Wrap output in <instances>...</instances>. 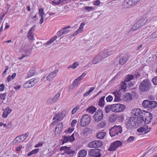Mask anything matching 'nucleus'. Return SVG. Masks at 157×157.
<instances>
[{"mask_svg":"<svg viewBox=\"0 0 157 157\" xmlns=\"http://www.w3.org/2000/svg\"><path fill=\"white\" fill-rule=\"evenodd\" d=\"M135 138V137L133 136H130L127 139V141L128 142H131L133 141Z\"/></svg>","mask_w":157,"mask_h":157,"instance_id":"nucleus-51","label":"nucleus"},{"mask_svg":"<svg viewBox=\"0 0 157 157\" xmlns=\"http://www.w3.org/2000/svg\"><path fill=\"white\" fill-rule=\"evenodd\" d=\"M19 140H20V138L19 136L16 137L13 142V144H15L20 142Z\"/></svg>","mask_w":157,"mask_h":157,"instance_id":"nucleus-40","label":"nucleus"},{"mask_svg":"<svg viewBox=\"0 0 157 157\" xmlns=\"http://www.w3.org/2000/svg\"><path fill=\"white\" fill-rule=\"evenodd\" d=\"M96 109H97L96 107L93 106H91L88 107L86 109V111L90 113L93 114L96 111Z\"/></svg>","mask_w":157,"mask_h":157,"instance_id":"nucleus-19","label":"nucleus"},{"mask_svg":"<svg viewBox=\"0 0 157 157\" xmlns=\"http://www.w3.org/2000/svg\"><path fill=\"white\" fill-rule=\"evenodd\" d=\"M85 9L87 10L88 11H90L93 10H94V7L92 6L89 7V6H85Z\"/></svg>","mask_w":157,"mask_h":157,"instance_id":"nucleus-55","label":"nucleus"},{"mask_svg":"<svg viewBox=\"0 0 157 157\" xmlns=\"http://www.w3.org/2000/svg\"><path fill=\"white\" fill-rule=\"evenodd\" d=\"M129 58V56L128 55H126L124 56H122L120 59L119 64L123 65L128 61Z\"/></svg>","mask_w":157,"mask_h":157,"instance_id":"nucleus-14","label":"nucleus"},{"mask_svg":"<svg viewBox=\"0 0 157 157\" xmlns=\"http://www.w3.org/2000/svg\"><path fill=\"white\" fill-rule=\"evenodd\" d=\"M114 129L116 130V133L118 134L119 133H121L122 132V127L121 126L119 125L117 126L116 125H114Z\"/></svg>","mask_w":157,"mask_h":157,"instance_id":"nucleus-31","label":"nucleus"},{"mask_svg":"<svg viewBox=\"0 0 157 157\" xmlns=\"http://www.w3.org/2000/svg\"><path fill=\"white\" fill-rule=\"evenodd\" d=\"M154 85H157V76L152 79L151 80Z\"/></svg>","mask_w":157,"mask_h":157,"instance_id":"nucleus-52","label":"nucleus"},{"mask_svg":"<svg viewBox=\"0 0 157 157\" xmlns=\"http://www.w3.org/2000/svg\"><path fill=\"white\" fill-rule=\"evenodd\" d=\"M91 121V118L90 115L87 114L84 115L81 118L80 124L82 126H85L89 124Z\"/></svg>","mask_w":157,"mask_h":157,"instance_id":"nucleus-3","label":"nucleus"},{"mask_svg":"<svg viewBox=\"0 0 157 157\" xmlns=\"http://www.w3.org/2000/svg\"><path fill=\"white\" fill-rule=\"evenodd\" d=\"M140 25L137 23H136L134 25H133L132 27V29L133 30H136L137 29L140 28Z\"/></svg>","mask_w":157,"mask_h":157,"instance_id":"nucleus-43","label":"nucleus"},{"mask_svg":"<svg viewBox=\"0 0 157 157\" xmlns=\"http://www.w3.org/2000/svg\"><path fill=\"white\" fill-rule=\"evenodd\" d=\"M142 105L145 108L151 110L156 107L157 106V102L155 101H151L149 100H145L143 101Z\"/></svg>","mask_w":157,"mask_h":157,"instance_id":"nucleus-2","label":"nucleus"},{"mask_svg":"<svg viewBox=\"0 0 157 157\" xmlns=\"http://www.w3.org/2000/svg\"><path fill=\"white\" fill-rule=\"evenodd\" d=\"M64 152L67 154L68 155H71V154H74L75 153V151H72L70 149H67L64 151Z\"/></svg>","mask_w":157,"mask_h":157,"instance_id":"nucleus-38","label":"nucleus"},{"mask_svg":"<svg viewBox=\"0 0 157 157\" xmlns=\"http://www.w3.org/2000/svg\"><path fill=\"white\" fill-rule=\"evenodd\" d=\"M10 113V109L9 107H7L4 111L2 117L4 118L6 117Z\"/></svg>","mask_w":157,"mask_h":157,"instance_id":"nucleus-29","label":"nucleus"},{"mask_svg":"<svg viewBox=\"0 0 157 157\" xmlns=\"http://www.w3.org/2000/svg\"><path fill=\"white\" fill-rule=\"evenodd\" d=\"M64 139L63 140L62 142V144H63L65 143H66L68 141H69V139L68 138V136H64L63 137Z\"/></svg>","mask_w":157,"mask_h":157,"instance_id":"nucleus-46","label":"nucleus"},{"mask_svg":"<svg viewBox=\"0 0 157 157\" xmlns=\"http://www.w3.org/2000/svg\"><path fill=\"white\" fill-rule=\"evenodd\" d=\"M122 145V143L120 141L117 140L112 143L110 147L108 149V150L113 151L116 150V149Z\"/></svg>","mask_w":157,"mask_h":157,"instance_id":"nucleus-8","label":"nucleus"},{"mask_svg":"<svg viewBox=\"0 0 157 157\" xmlns=\"http://www.w3.org/2000/svg\"><path fill=\"white\" fill-rule=\"evenodd\" d=\"M71 148V147H68L67 146H63L61 147L60 148V151H65V150H67V149H70Z\"/></svg>","mask_w":157,"mask_h":157,"instance_id":"nucleus-56","label":"nucleus"},{"mask_svg":"<svg viewBox=\"0 0 157 157\" xmlns=\"http://www.w3.org/2000/svg\"><path fill=\"white\" fill-rule=\"evenodd\" d=\"M102 59L98 54L97 56L95 57L93 60V63L94 64H97L101 62Z\"/></svg>","mask_w":157,"mask_h":157,"instance_id":"nucleus-18","label":"nucleus"},{"mask_svg":"<svg viewBox=\"0 0 157 157\" xmlns=\"http://www.w3.org/2000/svg\"><path fill=\"white\" fill-rule=\"evenodd\" d=\"M152 117V114L151 113V114H150V115L147 116L146 117V118H144L145 119L143 121L144 122L145 124H148L151 122Z\"/></svg>","mask_w":157,"mask_h":157,"instance_id":"nucleus-22","label":"nucleus"},{"mask_svg":"<svg viewBox=\"0 0 157 157\" xmlns=\"http://www.w3.org/2000/svg\"><path fill=\"white\" fill-rule=\"evenodd\" d=\"M150 114H151V113L148 112H146L145 111H143L141 113V114L140 116H139V117L142 120H143V121H144L145 119L144 118H146L147 116L150 115Z\"/></svg>","mask_w":157,"mask_h":157,"instance_id":"nucleus-17","label":"nucleus"},{"mask_svg":"<svg viewBox=\"0 0 157 157\" xmlns=\"http://www.w3.org/2000/svg\"><path fill=\"white\" fill-rule=\"evenodd\" d=\"M113 100V97L111 95H109L106 98V100L107 102H111Z\"/></svg>","mask_w":157,"mask_h":157,"instance_id":"nucleus-49","label":"nucleus"},{"mask_svg":"<svg viewBox=\"0 0 157 157\" xmlns=\"http://www.w3.org/2000/svg\"><path fill=\"white\" fill-rule=\"evenodd\" d=\"M57 114L59 115V118L56 119V120L57 121L62 120L63 119L65 116L64 112L62 111L60 113H57Z\"/></svg>","mask_w":157,"mask_h":157,"instance_id":"nucleus-35","label":"nucleus"},{"mask_svg":"<svg viewBox=\"0 0 157 157\" xmlns=\"http://www.w3.org/2000/svg\"><path fill=\"white\" fill-rule=\"evenodd\" d=\"M28 38L30 40H32L33 39L34 36L32 33L29 34V33H28Z\"/></svg>","mask_w":157,"mask_h":157,"instance_id":"nucleus-57","label":"nucleus"},{"mask_svg":"<svg viewBox=\"0 0 157 157\" xmlns=\"http://www.w3.org/2000/svg\"><path fill=\"white\" fill-rule=\"evenodd\" d=\"M151 37L153 39L157 37V30L152 34L151 36Z\"/></svg>","mask_w":157,"mask_h":157,"instance_id":"nucleus-53","label":"nucleus"},{"mask_svg":"<svg viewBox=\"0 0 157 157\" xmlns=\"http://www.w3.org/2000/svg\"><path fill=\"white\" fill-rule=\"evenodd\" d=\"M60 93H58L56 94L55 96L52 98L54 102H56L60 97Z\"/></svg>","mask_w":157,"mask_h":157,"instance_id":"nucleus-41","label":"nucleus"},{"mask_svg":"<svg viewBox=\"0 0 157 157\" xmlns=\"http://www.w3.org/2000/svg\"><path fill=\"white\" fill-rule=\"evenodd\" d=\"M36 27L35 25L33 26L30 29L29 32V34H30V33H32V32L34 31L35 30V28Z\"/></svg>","mask_w":157,"mask_h":157,"instance_id":"nucleus-58","label":"nucleus"},{"mask_svg":"<svg viewBox=\"0 0 157 157\" xmlns=\"http://www.w3.org/2000/svg\"><path fill=\"white\" fill-rule=\"evenodd\" d=\"M106 135V133L104 132H100L97 135V137L98 139H101L104 138Z\"/></svg>","mask_w":157,"mask_h":157,"instance_id":"nucleus-30","label":"nucleus"},{"mask_svg":"<svg viewBox=\"0 0 157 157\" xmlns=\"http://www.w3.org/2000/svg\"><path fill=\"white\" fill-rule=\"evenodd\" d=\"M136 121V117L134 116L130 117L128 121V122L130 124L131 126L135 125Z\"/></svg>","mask_w":157,"mask_h":157,"instance_id":"nucleus-26","label":"nucleus"},{"mask_svg":"<svg viewBox=\"0 0 157 157\" xmlns=\"http://www.w3.org/2000/svg\"><path fill=\"white\" fill-rule=\"evenodd\" d=\"M63 127V124L62 122L56 126L55 129V133L56 132L57 133H60L62 131Z\"/></svg>","mask_w":157,"mask_h":157,"instance_id":"nucleus-16","label":"nucleus"},{"mask_svg":"<svg viewBox=\"0 0 157 157\" xmlns=\"http://www.w3.org/2000/svg\"><path fill=\"white\" fill-rule=\"evenodd\" d=\"M39 81V78H35L30 79L25 83L23 85L24 87L25 88H28L33 86Z\"/></svg>","mask_w":157,"mask_h":157,"instance_id":"nucleus-4","label":"nucleus"},{"mask_svg":"<svg viewBox=\"0 0 157 157\" xmlns=\"http://www.w3.org/2000/svg\"><path fill=\"white\" fill-rule=\"evenodd\" d=\"M55 103L53 99L52 98H50L46 101V103L48 105L52 104Z\"/></svg>","mask_w":157,"mask_h":157,"instance_id":"nucleus-45","label":"nucleus"},{"mask_svg":"<svg viewBox=\"0 0 157 157\" xmlns=\"http://www.w3.org/2000/svg\"><path fill=\"white\" fill-rule=\"evenodd\" d=\"M31 50L29 45H26L25 46L22 48V52H23V56L19 59H22L25 56H28L30 54Z\"/></svg>","mask_w":157,"mask_h":157,"instance_id":"nucleus-5","label":"nucleus"},{"mask_svg":"<svg viewBox=\"0 0 157 157\" xmlns=\"http://www.w3.org/2000/svg\"><path fill=\"white\" fill-rule=\"evenodd\" d=\"M78 81L76 79L73 81L72 85L74 87L78 86L79 84V83L78 82Z\"/></svg>","mask_w":157,"mask_h":157,"instance_id":"nucleus-54","label":"nucleus"},{"mask_svg":"<svg viewBox=\"0 0 157 157\" xmlns=\"http://www.w3.org/2000/svg\"><path fill=\"white\" fill-rule=\"evenodd\" d=\"M61 0H54L52 1V3L54 5H59L60 4Z\"/></svg>","mask_w":157,"mask_h":157,"instance_id":"nucleus-50","label":"nucleus"},{"mask_svg":"<svg viewBox=\"0 0 157 157\" xmlns=\"http://www.w3.org/2000/svg\"><path fill=\"white\" fill-rule=\"evenodd\" d=\"M35 72V69L30 70L28 73L27 78H29L34 75Z\"/></svg>","mask_w":157,"mask_h":157,"instance_id":"nucleus-34","label":"nucleus"},{"mask_svg":"<svg viewBox=\"0 0 157 157\" xmlns=\"http://www.w3.org/2000/svg\"><path fill=\"white\" fill-rule=\"evenodd\" d=\"M150 128H148L147 125L144 126L143 127H140L137 129L138 132L143 133L146 134L150 130Z\"/></svg>","mask_w":157,"mask_h":157,"instance_id":"nucleus-12","label":"nucleus"},{"mask_svg":"<svg viewBox=\"0 0 157 157\" xmlns=\"http://www.w3.org/2000/svg\"><path fill=\"white\" fill-rule=\"evenodd\" d=\"M102 143L100 140H94L89 143L87 145L90 148H98L102 145Z\"/></svg>","mask_w":157,"mask_h":157,"instance_id":"nucleus-7","label":"nucleus"},{"mask_svg":"<svg viewBox=\"0 0 157 157\" xmlns=\"http://www.w3.org/2000/svg\"><path fill=\"white\" fill-rule=\"evenodd\" d=\"M29 135V133L27 132L25 134L19 136L20 138V140H22L24 139V140H23V141L26 139L27 137Z\"/></svg>","mask_w":157,"mask_h":157,"instance_id":"nucleus-39","label":"nucleus"},{"mask_svg":"<svg viewBox=\"0 0 157 157\" xmlns=\"http://www.w3.org/2000/svg\"><path fill=\"white\" fill-rule=\"evenodd\" d=\"M112 105H108L105 107V112L108 113L111 110L112 111Z\"/></svg>","mask_w":157,"mask_h":157,"instance_id":"nucleus-32","label":"nucleus"},{"mask_svg":"<svg viewBox=\"0 0 157 157\" xmlns=\"http://www.w3.org/2000/svg\"><path fill=\"white\" fill-rule=\"evenodd\" d=\"M125 97L128 100H131L132 99V95L128 92L126 93Z\"/></svg>","mask_w":157,"mask_h":157,"instance_id":"nucleus-42","label":"nucleus"},{"mask_svg":"<svg viewBox=\"0 0 157 157\" xmlns=\"http://www.w3.org/2000/svg\"><path fill=\"white\" fill-rule=\"evenodd\" d=\"M112 53L108 49H105L101 51L98 54L102 59L106 58Z\"/></svg>","mask_w":157,"mask_h":157,"instance_id":"nucleus-9","label":"nucleus"},{"mask_svg":"<svg viewBox=\"0 0 157 157\" xmlns=\"http://www.w3.org/2000/svg\"><path fill=\"white\" fill-rule=\"evenodd\" d=\"M6 96V94H1L0 95V98L3 100H4L5 99Z\"/></svg>","mask_w":157,"mask_h":157,"instance_id":"nucleus-60","label":"nucleus"},{"mask_svg":"<svg viewBox=\"0 0 157 157\" xmlns=\"http://www.w3.org/2000/svg\"><path fill=\"white\" fill-rule=\"evenodd\" d=\"M122 115H119L117 114H114L110 115L109 117V121L110 123L115 122L118 118H122Z\"/></svg>","mask_w":157,"mask_h":157,"instance_id":"nucleus-10","label":"nucleus"},{"mask_svg":"<svg viewBox=\"0 0 157 157\" xmlns=\"http://www.w3.org/2000/svg\"><path fill=\"white\" fill-rule=\"evenodd\" d=\"M103 114L101 109H99L97 110L94 116L95 122H98L101 121L103 118Z\"/></svg>","mask_w":157,"mask_h":157,"instance_id":"nucleus-6","label":"nucleus"},{"mask_svg":"<svg viewBox=\"0 0 157 157\" xmlns=\"http://www.w3.org/2000/svg\"><path fill=\"white\" fill-rule=\"evenodd\" d=\"M134 76L132 75H128L126 76L125 78L124 81L126 82H128L133 79Z\"/></svg>","mask_w":157,"mask_h":157,"instance_id":"nucleus-33","label":"nucleus"},{"mask_svg":"<svg viewBox=\"0 0 157 157\" xmlns=\"http://www.w3.org/2000/svg\"><path fill=\"white\" fill-rule=\"evenodd\" d=\"M87 152L85 150H82L79 152L78 157H85L87 155Z\"/></svg>","mask_w":157,"mask_h":157,"instance_id":"nucleus-28","label":"nucleus"},{"mask_svg":"<svg viewBox=\"0 0 157 157\" xmlns=\"http://www.w3.org/2000/svg\"><path fill=\"white\" fill-rule=\"evenodd\" d=\"M100 150L98 148L91 149L88 151V155L89 157L94 156L100 153Z\"/></svg>","mask_w":157,"mask_h":157,"instance_id":"nucleus-11","label":"nucleus"},{"mask_svg":"<svg viewBox=\"0 0 157 157\" xmlns=\"http://www.w3.org/2000/svg\"><path fill=\"white\" fill-rule=\"evenodd\" d=\"M77 122V121L76 120L74 119L73 120L71 124V126L72 127L75 126Z\"/></svg>","mask_w":157,"mask_h":157,"instance_id":"nucleus-61","label":"nucleus"},{"mask_svg":"<svg viewBox=\"0 0 157 157\" xmlns=\"http://www.w3.org/2000/svg\"><path fill=\"white\" fill-rule=\"evenodd\" d=\"M118 109L119 112L123 111L125 108V106L124 105H123L120 103H119Z\"/></svg>","mask_w":157,"mask_h":157,"instance_id":"nucleus-37","label":"nucleus"},{"mask_svg":"<svg viewBox=\"0 0 157 157\" xmlns=\"http://www.w3.org/2000/svg\"><path fill=\"white\" fill-rule=\"evenodd\" d=\"M141 73L140 72H138L135 73V77L136 78H139L140 77Z\"/></svg>","mask_w":157,"mask_h":157,"instance_id":"nucleus-59","label":"nucleus"},{"mask_svg":"<svg viewBox=\"0 0 157 157\" xmlns=\"http://www.w3.org/2000/svg\"><path fill=\"white\" fill-rule=\"evenodd\" d=\"M100 3V2L99 0H97L95 1L94 3V5L95 6H98Z\"/></svg>","mask_w":157,"mask_h":157,"instance_id":"nucleus-64","label":"nucleus"},{"mask_svg":"<svg viewBox=\"0 0 157 157\" xmlns=\"http://www.w3.org/2000/svg\"><path fill=\"white\" fill-rule=\"evenodd\" d=\"M142 112V111L140 109H135L132 110V114L135 116L136 117V116L139 117Z\"/></svg>","mask_w":157,"mask_h":157,"instance_id":"nucleus-15","label":"nucleus"},{"mask_svg":"<svg viewBox=\"0 0 157 157\" xmlns=\"http://www.w3.org/2000/svg\"><path fill=\"white\" fill-rule=\"evenodd\" d=\"M151 86V84L149 80L146 79L144 80L140 84L139 90L141 92L148 91Z\"/></svg>","mask_w":157,"mask_h":157,"instance_id":"nucleus-1","label":"nucleus"},{"mask_svg":"<svg viewBox=\"0 0 157 157\" xmlns=\"http://www.w3.org/2000/svg\"><path fill=\"white\" fill-rule=\"evenodd\" d=\"M5 89V86L3 84H2L0 85V91L2 92Z\"/></svg>","mask_w":157,"mask_h":157,"instance_id":"nucleus-62","label":"nucleus"},{"mask_svg":"<svg viewBox=\"0 0 157 157\" xmlns=\"http://www.w3.org/2000/svg\"><path fill=\"white\" fill-rule=\"evenodd\" d=\"M39 13L40 16H43L44 14L43 8H40L39 9Z\"/></svg>","mask_w":157,"mask_h":157,"instance_id":"nucleus-48","label":"nucleus"},{"mask_svg":"<svg viewBox=\"0 0 157 157\" xmlns=\"http://www.w3.org/2000/svg\"><path fill=\"white\" fill-rule=\"evenodd\" d=\"M53 73H50L47 77V80L48 81L52 80L55 77V75L53 74Z\"/></svg>","mask_w":157,"mask_h":157,"instance_id":"nucleus-36","label":"nucleus"},{"mask_svg":"<svg viewBox=\"0 0 157 157\" xmlns=\"http://www.w3.org/2000/svg\"><path fill=\"white\" fill-rule=\"evenodd\" d=\"M113 94H114L115 96V98L114 100V101H118L121 100V94L118 93L117 92H114L113 93Z\"/></svg>","mask_w":157,"mask_h":157,"instance_id":"nucleus-20","label":"nucleus"},{"mask_svg":"<svg viewBox=\"0 0 157 157\" xmlns=\"http://www.w3.org/2000/svg\"><path fill=\"white\" fill-rule=\"evenodd\" d=\"M105 96L101 97L98 101V105L101 107H103L105 104Z\"/></svg>","mask_w":157,"mask_h":157,"instance_id":"nucleus-23","label":"nucleus"},{"mask_svg":"<svg viewBox=\"0 0 157 157\" xmlns=\"http://www.w3.org/2000/svg\"><path fill=\"white\" fill-rule=\"evenodd\" d=\"M57 38V36H54L53 37L50 39L47 43H44V44L45 45V47H47L48 45L51 44Z\"/></svg>","mask_w":157,"mask_h":157,"instance_id":"nucleus-24","label":"nucleus"},{"mask_svg":"<svg viewBox=\"0 0 157 157\" xmlns=\"http://www.w3.org/2000/svg\"><path fill=\"white\" fill-rule=\"evenodd\" d=\"M139 21L140 23V27H142L144 25L146 24V22L147 21V20H146L145 19H141L139 20Z\"/></svg>","mask_w":157,"mask_h":157,"instance_id":"nucleus-44","label":"nucleus"},{"mask_svg":"<svg viewBox=\"0 0 157 157\" xmlns=\"http://www.w3.org/2000/svg\"><path fill=\"white\" fill-rule=\"evenodd\" d=\"M116 132H117L114 129V126H113V127L111 128L110 129L109 134L110 136L111 137H113L117 135L118 134L116 133Z\"/></svg>","mask_w":157,"mask_h":157,"instance_id":"nucleus-27","label":"nucleus"},{"mask_svg":"<svg viewBox=\"0 0 157 157\" xmlns=\"http://www.w3.org/2000/svg\"><path fill=\"white\" fill-rule=\"evenodd\" d=\"M121 86L122 87V88L124 90H126V83L124 82H123Z\"/></svg>","mask_w":157,"mask_h":157,"instance_id":"nucleus-63","label":"nucleus"},{"mask_svg":"<svg viewBox=\"0 0 157 157\" xmlns=\"http://www.w3.org/2000/svg\"><path fill=\"white\" fill-rule=\"evenodd\" d=\"M143 121V120L140 118L139 117H136V123L135 124V126H139L141 125L142 124V122Z\"/></svg>","mask_w":157,"mask_h":157,"instance_id":"nucleus-21","label":"nucleus"},{"mask_svg":"<svg viewBox=\"0 0 157 157\" xmlns=\"http://www.w3.org/2000/svg\"><path fill=\"white\" fill-rule=\"evenodd\" d=\"M123 5L125 8H128L134 6L132 0H124L123 3Z\"/></svg>","mask_w":157,"mask_h":157,"instance_id":"nucleus-13","label":"nucleus"},{"mask_svg":"<svg viewBox=\"0 0 157 157\" xmlns=\"http://www.w3.org/2000/svg\"><path fill=\"white\" fill-rule=\"evenodd\" d=\"M79 109V106H76L75 108L72 109L71 111V113L72 114H73L75 113L76 112V111Z\"/></svg>","mask_w":157,"mask_h":157,"instance_id":"nucleus-47","label":"nucleus"},{"mask_svg":"<svg viewBox=\"0 0 157 157\" xmlns=\"http://www.w3.org/2000/svg\"><path fill=\"white\" fill-rule=\"evenodd\" d=\"M112 112H114L115 113H118L119 112V111L118 110V106L119 103L115 104H112Z\"/></svg>","mask_w":157,"mask_h":157,"instance_id":"nucleus-25","label":"nucleus"}]
</instances>
